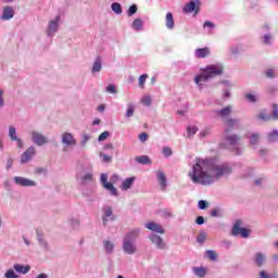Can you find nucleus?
Returning <instances> with one entry per match:
<instances>
[{"mask_svg":"<svg viewBox=\"0 0 278 278\" xmlns=\"http://www.w3.org/2000/svg\"><path fill=\"white\" fill-rule=\"evenodd\" d=\"M232 170L233 169L227 163L218 165L211 164L210 161L197 159L192 170L189 173V177L193 184L210 186L214 182V179H220V177L231 175Z\"/></svg>","mask_w":278,"mask_h":278,"instance_id":"1","label":"nucleus"},{"mask_svg":"<svg viewBox=\"0 0 278 278\" xmlns=\"http://www.w3.org/2000/svg\"><path fill=\"white\" fill-rule=\"evenodd\" d=\"M225 67L222 64L208 65L204 68L203 73L199 76H195L194 81L199 85L200 81H208L214 77L223 75Z\"/></svg>","mask_w":278,"mask_h":278,"instance_id":"2","label":"nucleus"},{"mask_svg":"<svg viewBox=\"0 0 278 278\" xmlns=\"http://www.w3.org/2000/svg\"><path fill=\"white\" fill-rule=\"evenodd\" d=\"M201 11V0H192L189 3H187L184 9L182 12L185 14H191V12H194V14H199V12Z\"/></svg>","mask_w":278,"mask_h":278,"instance_id":"3","label":"nucleus"},{"mask_svg":"<svg viewBox=\"0 0 278 278\" xmlns=\"http://www.w3.org/2000/svg\"><path fill=\"white\" fill-rule=\"evenodd\" d=\"M101 184L105 190H109L113 197H118V190L116 187H114V184L108 182V174H102L101 177Z\"/></svg>","mask_w":278,"mask_h":278,"instance_id":"4","label":"nucleus"},{"mask_svg":"<svg viewBox=\"0 0 278 278\" xmlns=\"http://www.w3.org/2000/svg\"><path fill=\"white\" fill-rule=\"evenodd\" d=\"M240 142V136L226 134L224 137L225 147H238Z\"/></svg>","mask_w":278,"mask_h":278,"instance_id":"5","label":"nucleus"},{"mask_svg":"<svg viewBox=\"0 0 278 278\" xmlns=\"http://www.w3.org/2000/svg\"><path fill=\"white\" fill-rule=\"evenodd\" d=\"M31 140L37 147H42V144H47V137L38 131H31Z\"/></svg>","mask_w":278,"mask_h":278,"instance_id":"6","label":"nucleus"},{"mask_svg":"<svg viewBox=\"0 0 278 278\" xmlns=\"http://www.w3.org/2000/svg\"><path fill=\"white\" fill-rule=\"evenodd\" d=\"M36 155V148L29 147L21 156V163L27 164Z\"/></svg>","mask_w":278,"mask_h":278,"instance_id":"7","label":"nucleus"},{"mask_svg":"<svg viewBox=\"0 0 278 278\" xmlns=\"http://www.w3.org/2000/svg\"><path fill=\"white\" fill-rule=\"evenodd\" d=\"M123 250L125 253H127V255H134V253H136V245L134 244V241H129V239H124Z\"/></svg>","mask_w":278,"mask_h":278,"instance_id":"8","label":"nucleus"},{"mask_svg":"<svg viewBox=\"0 0 278 278\" xmlns=\"http://www.w3.org/2000/svg\"><path fill=\"white\" fill-rule=\"evenodd\" d=\"M62 142H63V144H66L67 147H75V144H77L75 137H73V135L71 132L63 134Z\"/></svg>","mask_w":278,"mask_h":278,"instance_id":"9","label":"nucleus"},{"mask_svg":"<svg viewBox=\"0 0 278 278\" xmlns=\"http://www.w3.org/2000/svg\"><path fill=\"white\" fill-rule=\"evenodd\" d=\"M146 229L154 231V233H164V228H162V226L155 222H149L146 224Z\"/></svg>","mask_w":278,"mask_h":278,"instance_id":"10","label":"nucleus"},{"mask_svg":"<svg viewBox=\"0 0 278 278\" xmlns=\"http://www.w3.org/2000/svg\"><path fill=\"white\" fill-rule=\"evenodd\" d=\"M210 53V48H199L194 51V58L197 60H203L204 58H208Z\"/></svg>","mask_w":278,"mask_h":278,"instance_id":"11","label":"nucleus"},{"mask_svg":"<svg viewBox=\"0 0 278 278\" xmlns=\"http://www.w3.org/2000/svg\"><path fill=\"white\" fill-rule=\"evenodd\" d=\"M150 240L153 244H155L156 249H166V244L164 243V239L157 235H152Z\"/></svg>","mask_w":278,"mask_h":278,"instance_id":"12","label":"nucleus"},{"mask_svg":"<svg viewBox=\"0 0 278 278\" xmlns=\"http://www.w3.org/2000/svg\"><path fill=\"white\" fill-rule=\"evenodd\" d=\"M13 268L20 275H27V273H29V270H31V266H29V265H22V264H14Z\"/></svg>","mask_w":278,"mask_h":278,"instance_id":"13","label":"nucleus"},{"mask_svg":"<svg viewBox=\"0 0 278 278\" xmlns=\"http://www.w3.org/2000/svg\"><path fill=\"white\" fill-rule=\"evenodd\" d=\"M225 125H226L225 134H229L231 129L238 127V121L233 118H228V119H225Z\"/></svg>","mask_w":278,"mask_h":278,"instance_id":"14","label":"nucleus"},{"mask_svg":"<svg viewBox=\"0 0 278 278\" xmlns=\"http://www.w3.org/2000/svg\"><path fill=\"white\" fill-rule=\"evenodd\" d=\"M266 262V255H264L262 252H257L255 255H254V264L258 267H262L264 266Z\"/></svg>","mask_w":278,"mask_h":278,"instance_id":"15","label":"nucleus"},{"mask_svg":"<svg viewBox=\"0 0 278 278\" xmlns=\"http://www.w3.org/2000/svg\"><path fill=\"white\" fill-rule=\"evenodd\" d=\"M60 22V16H56L55 21H51L48 26V36L55 34L58 31V23Z\"/></svg>","mask_w":278,"mask_h":278,"instance_id":"16","label":"nucleus"},{"mask_svg":"<svg viewBox=\"0 0 278 278\" xmlns=\"http://www.w3.org/2000/svg\"><path fill=\"white\" fill-rule=\"evenodd\" d=\"M10 18H14V9L12 7H5L2 14L3 21H10Z\"/></svg>","mask_w":278,"mask_h":278,"instance_id":"17","label":"nucleus"},{"mask_svg":"<svg viewBox=\"0 0 278 278\" xmlns=\"http://www.w3.org/2000/svg\"><path fill=\"white\" fill-rule=\"evenodd\" d=\"M219 118H227L231 114V106H225L222 110L215 111Z\"/></svg>","mask_w":278,"mask_h":278,"instance_id":"18","label":"nucleus"},{"mask_svg":"<svg viewBox=\"0 0 278 278\" xmlns=\"http://www.w3.org/2000/svg\"><path fill=\"white\" fill-rule=\"evenodd\" d=\"M15 182L18 186H36V182H34V180H29L23 177H15Z\"/></svg>","mask_w":278,"mask_h":278,"instance_id":"19","label":"nucleus"},{"mask_svg":"<svg viewBox=\"0 0 278 278\" xmlns=\"http://www.w3.org/2000/svg\"><path fill=\"white\" fill-rule=\"evenodd\" d=\"M165 25L167 29H175V18L173 17V13L168 12L165 17Z\"/></svg>","mask_w":278,"mask_h":278,"instance_id":"20","label":"nucleus"},{"mask_svg":"<svg viewBox=\"0 0 278 278\" xmlns=\"http://www.w3.org/2000/svg\"><path fill=\"white\" fill-rule=\"evenodd\" d=\"M242 220H237L232 227V236H240V233L242 232Z\"/></svg>","mask_w":278,"mask_h":278,"instance_id":"21","label":"nucleus"},{"mask_svg":"<svg viewBox=\"0 0 278 278\" xmlns=\"http://www.w3.org/2000/svg\"><path fill=\"white\" fill-rule=\"evenodd\" d=\"M157 179L162 190L166 189V175L164 172H157Z\"/></svg>","mask_w":278,"mask_h":278,"instance_id":"22","label":"nucleus"},{"mask_svg":"<svg viewBox=\"0 0 278 278\" xmlns=\"http://www.w3.org/2000/svg\"><path fill=\"white\" fill-rule=\"evenodd\" d=\"M139 235H140V230L138 229L131 230L129 233L125 236L124 240H129V242H134V240H136V238H138Z\"/></svg>","mask_w":278,"mask_h":278,"instance_id":"23","label":"nucleus"},{"mask_svg":"<svg viewBox=\"0 0 278 278\" xmlns=\"http://www.w3.org/2000/svg\"><path fill=\"white\" fill-rule=\"evenodd\" d=\"M138 164L151 165V159L148 155H140L135 157Z\"/></svg>","mask_w":278,"mask_h":278,"instance_id":"24","label":"nucleus"},{"mask_svg":"<svg viewBox=\"0 0 278 278\" xmlns=\"http://www.w3.org/2000/svg\"><path fill=\"white\" fill-rule=\"evenodd\" d=\"M104 216L102 217L103 225H108V218L112 217V206L103 208Z\"/></svg>","mask_w":278,"mask_h":278,"instance_id":"25","label":"nucleus"},{"mask_svg":"<svg viewBox=\"0 0 278 278\" xmlns=\"http://www.w3.org/2000/svg\"><path fill=\"white\" fill-rule=\"evenodd\" d=\"M193 273L197 277L203 278L205 277L207 270H205V267H194Z\"/></svg>","mask_w":278,"mask_h":278,"instance_id":"26","label":"nucleus"},{"mask_svg":"<svg viewBox=\"0 0 278 278\" xmlns=\"http://www.w3.org/2000/svg\"><path fill=\"white\" fill-rule=\"evenodd\" d=\"M134 179L135 178H127L126 180H124L122 184V190H129V188L134 186Z\"/></svg>","mask_w":278,"mask_h":278,"instance_id":"27","label":"nucleus"},{"mask_svg":"<svg viewBox=\"0 0 278 278\" xmlns=\"http://www.w3.org/2000/svg\"><path fill=\"white\" fill-rule=\"evenodd\" d=\"M142 18H136L134 22H132V29H136V31H140V29H142Z\"/></svg>","mask_w":278,"mask_h":278,"instance_id":"28","label":"nucleus"},{"mask_svg":"<svg viewBox=\"0 0 278 278\" xmlns=\"http://www.w3.org/2000/svg\"><path fill=\"white\" fill-rule=\"evenodd\" d=\"M101 71V58L98 56L92 66V73H99Z\"/></svg>","mask_w":278,"mask_h":278,"instance_id":"29","label":"nucleus"},{"mask_svg":"<svg viewBox=\"0 0 278 278\" xmlns=\"http://www.w3.org/2000/svg\"><path fill=\"white\" fill-rule=\"evenodd\" d=\"M9 137L13 141L18 140V137L16 136V128L14 126L9 127Z\"/></svg>","mask_w":278,"mask_h":278,"instance_id":"30","label":"nucleus"},{"mask_svg":"<svg viewBox=\"0 0 278 278\" xmlns=\"http://www.w3.org/2000/svg\"><path fill=\"white\" fill-rule=\"evenodd\" d=\"M113 12H115V14H123V8L121 7V3L118 2H114L112 5H111Z\"/></svg>","mask_w":278,"mask_h":278,"instance_id":"31","label":"nucleus"},{"mask_svg":"<svg viewBox=\"0 0 278 278\" xmlns=\"http://www.w3.org/2000/svg\"><path fill=\"white\" fill-rule=\"evenodd\" d=\"M134 112H136V106H134V104H128L126 118H131V116H134Z\"/></svg>","mask_w":278,"mask_h":278,"instance_id":"32","label":"nucleus"},{"mask_svg":"<svg viewBox=\"0 0 278 278\" xmlns=\"http://www.w3.org/2000/svg\"><path fill=\"white\" fill-rule=\"evenodd\" d=\"M260 142V134L254 132L250 137V144H257Z\"/></svg>","mask_w":278,"mask_h":278,"instance_id":"33","label":"nucleus"},{"mask_svg":"<svg viewBox=\"0 0 278 278\" xmlns=\"http://www.w3.org/2000/svg\"><path fill=\"white\" fill-rule=\"evenodd\" d=\"M205 240H207V233L205 232H200L198 238H197V242H199V244H203V242H205Z\"/></svg>","mask_w":278,"mask_h":278,"instance_id":"34","label":"nucleus"},{"mask_svg":"<svg viewBox=\"0 0 278 278\" xmlns=\"http://www.w3.org/2000/svg\"><path fill=\"white\" fill-rule=\"evenodd\" d=\"M149 78V75L143 74L139 76V87L144 88V84L147 83V79Z\"/></svg>","mask_w":278,"mask_h":278,"instance_id":"35","label":"nucleus"},{"mask_svg":"<svg viewBox=\"0 0 278 278\" xmlns=\"http://www.w3.org/2000/svg\"><path fill=\"white\" fill-rule=\"evenodd\" d=\"M104 248L106 253H112V251H114V243L111 241H104Z\"/></svg>","mask_w":278,"mask_h":278,"instance_id":"36","label":"nucleus"},{"mask_svg":"<svg viewBox=\"0 0 278 278\" xmlns=\"http://www.w3.org/2000/svg\"><path fill=\"white\" fill-rule=\"evenodd\" d=\"M199 131V128L197 126H189L187 127V134L188 136H194Z\"/></svg>","mask_w":278,"mask_h":278,"instance_id":"37","label":"nucleus"},{"mask_svg":"<svg viewBox=\"0 0 278 278\" xmlns=\"http://www.w3.org/2000/svg\"><path fill=\"white\" fill-rule=\"evenodd\" d=\"M277 138H278V130H274L268 134L269 142H275V140H277Z\"/></svg>","mask_w":278,"mask_h":278,"instance_id":"38","label":"nucleus"},{"mask_svg":"<svg viewBox=\"0 0 278 278\" xmlns=\"http://www.w3.org/2000/svg\"><path fill=\"white\" fill-rule=\"evenodd\" d=\"M4 277L5 278H18V275H16V273H14V269H9L4 274Z\"/></svg>","mask_w":278,"mask_h":278,"instance_id":"39","label":"nucleus"},{"mask_svg":"<svg viewBox=\"0 0 278 278\" xmlns=\"http://www.w3.org/2000/svg\"><path fill=\"white\" fill-rule=\"evenodd\" d=\"M206 255H207L208 260H212V262L216 261L217 254L215 251L208 250V251H206Z\"/></svg>","mask_w":278,"mask_h":278,"instance_id":"40","label":"nucleus"},{"mask_svg":"<svg viewBox=\"0 0 278 278\" xmlns=\"http://www.w3.org/2000/svg\"><path fill=\"white\" fill-rule=\"evenodd\" d=\"M138 12V7L136 4H131L128 9V16H134Z\"/></svg>","mask_w":278,"mask_h":278,"instance_id":"41","label":"nucleus"},{"mask_svg":"<svg viewBox=\"0 0 278 278\" xmlns=\"http://www.w3.org/2000/svg\"><path fill=\"white\" fill-rule=\"evenodd\" d=\"M163 155L165 157H170V155H173V149L168 148V147H164L163 148Z\"/></svg>","mask_w":278,"mask_h":278,"instance_id":"42","label":"nucleus"},{"mask_svg":"<svg viewBox=\"0 0 278 278\" xmlns=\"http://www.w3.org/2000/svg\"><path fill=\"white\" fill-rule=\"evenodd\" d=\"M108 138H110V131H103L99 136L98 140H99V142H103V140H108Z\"/></svg>","mask_w":278,"mask_h":278,"instance_id":"43","label":"nucleus"},{"mask_svg":"<svg viewBox=\"0 0 278 278\" xmlns=\"http://www.w3.org/2000/svg\"><path fill=\"white\" fill-rule=\"evenodd\" d=\"M245 99L250 102V103H255V101H257V97H255L252 93H247L245 94Z\"/></svg>","mask_w":278,"mask_h":278,"instance_id":"44","label":"nucleus"},{"mask_svg":"<svg viewBox=\"0 0 278 278\" xmlns=\"http://www.w3.org/2000/svg\"><path fill=\"white\" fill-rule=\"evenodd\" d=\"M141 103H143V105H151V96H144L142 99H141Z\"/></svg>","mask_w":278,"mask_h":278,"instance_id":"45","label":"nucleus"},{"mask_svg":"<svg viewBox=\"0 0 278 278\" xmlns=\"http://www.w3.org/2000/svg\"><path fill=\"white\" fill-rule=\"evenodd\" d=\"M258 118H260V121H270V115H266V112L262 111L258 114Z\"/></svg>","mask_w":278,"mask_h":278,"instance_id":"46","label":"nucleus"},{"mask_svg":"<svg viewBox=\"0 0 278 278\" xmlns=\"http://www.w3.org/2000/svg\"><path fill=\"white\" fill-rule=\"evenodd\" d=\"M106 90H108V92H110L111 94H116V85L110 84V85L106 87Z\"/></svg>","mask_w":278,"mask_h":278,"instance_id":"47","label":"nucleus"},{"mask_svg":"<svg viewBox=\"0 0 278 278\" xmlns=\"http://www.w3.org/2000/svg\"><path fill=\"white\" fill-rule=\"evenodd\" d=\"M249 233H251V229L243 228L241 229V232L239 236H241V238H248Z\"/></svg>","mask_w":278,"mask_h":278,"instance_id":"48","label":"nucleus"},{"mask_svg":"<svg viewBox=\"0 0 278 278\" xmlns=\"http://www.w3.org/2000/svg\"><path fill=\"white\" fill-rule=\"evenodd\" d=\"M139 140H140V142H147V140H149V134H147V132H141V134L139 135Z\"/></svg>","mask_w":278,"mask_h":278,"instance_id":"49","label":"nucleus"},{"mask_svg":"<svg viewBox=\"0 0 278 278\" xmlns=\"http://www.w3.org/2000/svg\"><path fill=\"white\" fill-rule=\"evenodd\" d=\"M100 155H101L103 162H105V163L112 162V156H110L108 154H103V153H100Z\"/></svg>","mask_w":278,"mask_h":278,"instance_id":"50","label":"nucleus"},{"mask_svg":"<svg viewBox=\"0 0 278 278\" xmlns=\"http://www.w3.org/2000/svg\"><path fill=\"white\" fill-rule=\"evenodd\" d=\"M203 27L205 29V27H208L210 29H214V27H216V25L213 22L206 21L203 24Z\"/></svg>","mask_w":278,"mask_h":278,"instance_id":"51","label":"nucleus"},{"mask_svg":"<svg viewBox=\"0 0 278 278\" xmlns=\"http://www.w3.org/2000/svg\"><path fill=\"white\" fill-rule=\"evenodd\" d=\"M273 118H275V119L278 118V106H277V104L273 105Z\"/></svg>","mask_w":278,"mask_h":278,"instance_id":"52","label":"nucleus"},{"mask_svg":"<svg viewBox=\"0 0 278 278\" xmlns=\"http://www.w3.org/2000/svg\"><path fill=\"white\" fill-rule=\"evenodd\" d=\"M198 205L200 210H205L207 207V203L204 200H200Z\"/></svg>","mask_w":278,"mask_h":278,"instance_id":"53","label":"nucleus"},{"mask_svg":"<svg viewBox=\"0 0 278 278\" xmlns=\"http://www.w3.org/2000/svg\"><path fill=\"white\" fill-rule=\"evenodd\" d=\"M265 75H266V77L273 78V77H275V71H273V70H267V71L265 72Z\"/></svg>","mask_w":278,"mask_h":278,"instance_id":"54","label":"nucleus"},{"mask_svg":"<svg viewBox=\"0 0 278 278\" xmlns=\"http://www.w3.org/2000/svg\"><path fill=\"white\" fill-rule=\"evenodd\" d=\"M219 212H220V210H218V208H213V210L211 211V216H212L213 218H216V216H218Z\"/></svg>","mask_w":278,"mask_h":278,"instance_id":"55","label":"nucleus"},{"mask_svg":"<svg viewBox=\"0 0 278 278\" xmlns=\"http://www.w3.org/2000/svg\"><path fill=\"white\" fill-rule=\"evenodd\" d=\"M195 223L197 225H203V223H205V218L203 216H198Z\"/></svg>","mask_w":278,"mask_h":278,"instance_id":"56","label":"nucleus"},{"mask_svg":"<svg viewBox=\"0 0 278 278\" xmlns=\"http://www.w3.org/2000/svg\"><path fill=\"white\" fill-rule=\"evenodd\" d=\"M260 278H270V275H268V273H266V270H261Z\"/></svg>","mask_w":278,"mask_h":278,"instance_id":"57","label":"nucleus"},{"mask_svg":"<svg viewBox=\"0 0 278 278\" xmlns=\"http://www.w3.org/2000/svg\"><path fill=\"white\" fill-rule=\"evenodd\" d=\"M12 164H14V160L8 159V161H7V170H10V168H12Z\"/></svg>","mask_w":278,"mask_h":278,"instance_id":"58","label":"nucleus"},{"mask_svg":"<svg viewBox=\"0 0 278 278\" xmlns=\"http://www.w3.org/2000/svg\"><path fill=\"white\" fill-rule=\"evenodd\" d=\"M83 179H84L85 181H92V174H86V175L83 177Z\"/></svg>","mask_w":278,"mask_h":278,"instance_id":"59","label":"nucleus"},{"mask_svg":"<svg viewBox=\"0 0 278 278\" xmlns=\"http://www.w3.org/2000/svg\"><path fill=\"white\" fill-rule=\"evenodd\" d=\"M4 100H3V90L0 89V108H3Z\"/></svg>","mask_w":278,"mask_h":278,"instance_id":"60","label":"nucleus"},{"mask_svg":"<svg viewBox=\"0 0 278 278\" xmlns=\"http://www.w3.org/2000/svg\"><path fill=\"white\" fill-rule=\"evenodd\" d=\"M264 42H265V45H270V35L264 36Z\"/></svg>","mask_w":278,"mask_h":278,"instance_id":"61","label":"nucleus"},{"mask_svg":"<svg viewBox=\"0 0 278 278\" xmlns=\"http://www.w3.org/2000/svg\"><path fill=\"white\" fill-rule=\"evenodd\" d=\"M14 142H17V149H23V141L21 139H17Z\"/></svg>","mask_w":278,"mask_h":278,"instance_id":"62","label":"nucleus"},{"mask_svg":"<svg viewBox=\"0 0 278 278\" xmlns=\"http://www.w3.org/2000/svg\"><path fill=\"white\" fill-rule=\"evenodd\" d=\"M118 179V175H113L112 177H111V181H112V184H116V180Z\"/></svg>","mask_w":278,"mask_h":278,"instance_id":"63","label":"nucleus"},{"mask_svg":"<svg viewBox=\"0 0 278 278\" xmlns=\"http://www.w3.org/2000/svg\"><path fill=\"white\" fill-rule=\"evenodd\" d=\"M163 214H164L165 216H173V214H172L168 210H164V211H163Z\"/></svg>","mask_w":278,"mask_h":278,"instance_id":"64","label":"nucleus"}]
</instances>
